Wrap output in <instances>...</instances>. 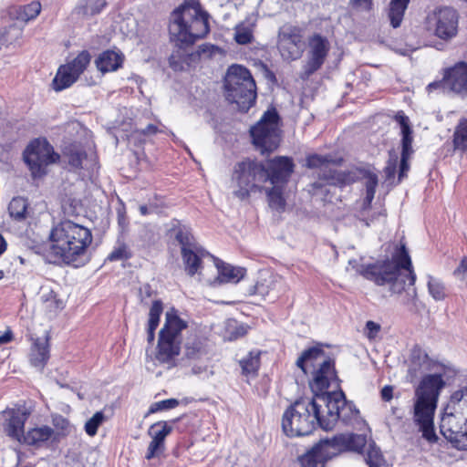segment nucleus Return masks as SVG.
<instances>
[{"label":"nucleus","mask_w":467,"mask_h":467,"mask_svg":"<svg viewBox=\"0 0 467 467\" xmlns=\"http://www.w3.org/2000/svg\"><path fill=\"white\" fill-rule=\"evenodd\" d=\"M357 272L377 285H389L394 294L401 293L407 285H413L416 281L411 259L404 244L396 248L390 259L360 265Z\"/></svg>","instance_id":"obj_1"},{"label":"nucleus","mask_w":467,"mask_h":467,"mask_svg":"<svg viewBox=\"0 0 467 467\" xmlns=\"http://www.w3.org/2000/svg\"><path fill=\"white\" fill-rule=\"evenodd\" d=\"M50 251L66 264H72L86 256L92 243L91 231L71 220H64L50 232Z\"/></svg>","instance_id":"obj_2"},{"label":"nucleus","mask_w":467,"mask_h":467,"mask_svg":"<svg viewBox=\"0 0 467 467\" xmlns=\"http://www.w3.org/2000/svg\"><path fill=\"white\" fill-rule=\"evenodd\" d=\"M209 14L198 3L181 5L170 16L171 40L181 47L192 45L209 33Z\"/></svg>","instance_id":"obj_3"},{"label":"nucleus","mask_w":467,"mask_h":467,"mask_svg":"<svg viewBox=\"0 0 467 467\" xmlns=\"http://www.w3.org/2000/svg\"><path fill=\"white\" fill-rule=\"evenodd\" d=\"M445 382L441 374H430L421 379L415 389L413 405V420L422 432L423 438L435 441L433 418L437 407L438 397L444 388Z\"/></svg>","instance_id":"obj_4"},{"label":"nucleus","mask_w":467,"mask_h":467,"mask_svg":"<svg viewBox=\"0 0 467 467\" xmlns=\"http://www.w3.org/2000/svg\"><path fill=\"white\" fill-rule=\"evenodd\" d=\"M440 429L451 447L467 451V387H461L451 393Z\"/></svg>","instance_id":"obj_5"},{"label":"nucleus","mask_w":467,"mask_h":467,"mask_svg":"<svg viewBox=\"0 0 467 467\" xmlns=\"http://www.w3.org/2000/svg\"><path fill=\"white\" fill-rule=\"evenodd\" d=\"M321 415L323 412L318 394H315L312 399L298 400L283 415V431L288 437L309 435L317 426L321 428Z\"/></svg>","instance_id":"obj_6"},{"label":"nucleus","mask_w":467,"mask_h":467,"mask_svg":"<svg viewBox=\"0 0 467 467\" xmlns=\"http://www.w3.org/2000/svg\"><path fill=\"white\" fill-rule=\"evenodd\" d=\"M341 161V159H334L331 155L312 154L307 156L306 166L311 169H319L318 180L310 184L309 192L313 195H322L324 201L331 202V199L328 198L331 187H342L354 182L352 173L330 167L331 164H339Z\"/></svg>","instance_id":"obj_7"},{"label":"nucleus","mask_w":467,"mask_h":467,"mask_svg":"<svg viewBox=\"0 0 467 467\" xmlns=\"http://www.w3.org/2000/svg\"><path fill=\"white\" fill-rule=\"evenodd\" d=\"M226 99L236 104L242 112H247L255 103L256 85L250 71L243 66L233 65L224 78Z\"/></svg>","instance_id":"obj_8"},{"label":"nucleus","mask_w":467,"mask_h":467,"mask_svg":"<svg viewBox=\"0 0 467 467\" xmlns=\"http://www.w3.org/2000/svg\"><path fill=\"white\" fill-rule=\"evenodd\" d=\"M187 327V322L182 320L174 308L165 315V324L159 333L156 359L168 364L169 368L175 366V359L180 354L182 331Z\"/></svg>","instance_id":"obj_9"},{"label":"nucleus","mask_w":467,"mask_h":467,"mask_svg":"<svg viewBox=\"0 0 467 467\" xmlns=\"http://www.w3.org/2000/svg\"><path fill=\"white\" fill-rule=\"evenodd\" d=\"M266 177L262 162L249 159L237 162L231 180L234 196L241 201L248 199L252 192L261 191Z\"/></svg>","instance_id":"obj_10"},{"label":"nucleus","mask_w":467,"mask_h":467,"mask_svg":"<svg viewBox=\"0 0 467 467\" xmlns=\"http://www.w3.org/2000/svg\"><path fill=\"white\" fill-rule=\"evenodd\" d=\"M318 395L323 412L321 429L331 431L337 421L349 425L358 418V410L352 402L347 400L342 390Z\"/></svg>","instance_id":"obj_11"},{"label":"nucleus","mask_w":467,"mask_h":467,"mask_svg":"<svg viewBox=\"0 0 467 467\" xmlns=\"http://www.w3.org/2000/svg\"><path fill=\"white\" fill-rule=\"evenodd\" d=\"M278 119L277 111L275 109H268L250 129L253 143L262 153L271 152L279 145Z\"/></svg>","instance_id":"obj_12"},{"label":"nucleus","mask_w":467,"mask_h":467,"mask_svg":"<svg viewBox=\"0 0 467 467\" xmlns=\"http://www.w3.org/2000/svg\"><path fill=\"white\" fill-rule=\"evenodd\" d=\"M428 29L438 38L450 41L458 34L459 14L452 7H441L427 17Z\"/></svg>","instance_id":"obj_13"},{"label":"nucleus","mask_w":467,"mask_h":467,"mask_svg":"<svg viewBox=\"0 0 467 467\" xmlns=\"http://www.w3.org/2000/svg\"><path fill=\"white\" fill-rule=\"evenodd\" d=\"M330 51L328 38L320 33H314L307 37L306 61L303 66L301 78L306 79L324 65Z\"/></svg>","instance_id":"obj_14"},{"label":"nucleus","mask_w":467,"mask_h":467,"mask_svg":"<svg viewBox=\"0 0 467 467\" xmlns=\"http://www.w3.org/2000/svg\"><path fill=\"white\" fill-rule=\"evenodd\" d=\"M59 155L50 151V146L39 140L32 141L24 151V161L29 167L34 177H40L46 173V167L55 163Z\"/></svg>","instance_id":"obj_15"},{"label":"nucleus","mask_w":467,"mask_h":467,"mask_svg":"<svg viewBox=\"0 0 467 467\" xmlns=\"http://www.w3.org/2000/svg\"><path fill=\"white\" fill-rule=\"evenodd\" d=\"M427 89L429 92L439 89L443 93L453 92L462 98L467 97V62L457 63L447 69L443 78L430 83Z\"/></svg>","instance_id":"obj_16"},{"label":"nucleus","mask_w":467,"mask_h":467,"mask_svg":"<svg viewBox=\"0 0 467 467\" xmlns=\"http://www.w3.org/2000/svg\"><path fill=\"white\" fill-rule=\"evenodd\" d=\"M277 47L285 60L299 59L305 47L302 28L295 26H282L278 32Z\"/></svg>","instance_id":"obj_17"},{"label":"nucleus","mask_w":467,"mask_h":467,"mask_svg":"<svg viewBox=\"0 0 467 467\" xmlns=\"http://www.w3.org/2000/svg\"><path fill=\"white\" fill-rule=\"evenodd\" d=\"M2 415L5 418L4 432L11 439L21 443L25 435V423L30 415V411L24 406H18L5 410Z\"/></svg>","instance_id":"obj_18"},{"label":"nucleus","mask_w":467,"mask_h":467,"mask_svg":"<svg viewBox=\"0 0 467 467\" xmlns=\"http://www.w3.org/2000/svg\"><path fill=\"white\" fill-rule=\"evenodd\" d=\"M394 119L400 124L401 130V159L400 164V171H399V182H400L404 177L407 176V171L410 169L409 159L413 152L412 150V129L410 126V121L408 116H406L402 111H399Z\"/></svg>","instance_id":"obj_19"},{"label":"nucleus","mask_w":467,"mask_h":467,"mask_svg":"<svg viewBox=\"0 0 467 467\" xmlns=\"http://www.w3.org/2000/svg\"><path fill=\"white\" fill-rule=\"evenodd\" d=\"M267 172L265 182L273 185L283 186L285 184L294 171V162L289 157L279 156L266 161L264 164Z\"/></svg>","instance_id":"obj_20"},{"label":"nucleus","mask_w":467,"mask_h":467,"mask_svg":"<svg viewBox=\"0 0 467 467\" xmlns=\"http://www.w3.org/2000/svg\"><path fill=\"white\" fill-rule=\"evenodd\" d=\"M318 365L319 368L315 371L311 383V389L316 394L325 393L331 381L338 379L334 359L328 358L322 360Z\"/></svg>","instance_id":"obj_21"},{"label":"nucleus","mask_w":467,"mask_h":467,"mask_svg":"<svg viewBox=\"0 0 467 467\" xmlns=\"http://www.w3.org/2000/svg\"><path fill=\"white\" fill-rule=\"evenodd\" d=\"M172 428L166 421H158L152 424L149 430V435L152 441L149 444L146 459L150 460L164 451L165 438L171 432Z\"/></svg>","instance_id":"obj_22"},{"label":"nucleus","mask_w":467,"mask_h":467,"mask_svg":"<svg viewBox=\"0 0 467 467\" xmlns=\"http://www.w3.org/2000/svg\"><path fill=\"white\" fill-rule=\"evenodd\" d=\"M56 440L57 433L51 427L44 425L28 430L25 433L21 443L39 448L47 445L49 441H54Z\"/></svg>","instance_id":"obj_23"},{"label":"nucleus","mask_w":467,"mask_h":467,"mask_svg":"<svg viewBox=\"0 0 467 467\" xmlns=\"http://www.w3.org/2000/svg\"><path fill=\"white\" fill-rule=\"evenodd\" d=\"M181 254L184 265V269L190 276H193L199 272L202 267V258L209 254V253L201 246L191 250H186L184 248Z\"/></svg>","instance_id":"obj_24"},{"label":"nucleus","mask_w":467,"mask_h":467,"mask_svg":"<svg viewBox=\"0 0 467 467\" xmlns=\"http://www.w3.org/2000/svg\"><path fill=\"white\" fill-rule=\"evenodd\" d=\"M49 358L48 338H36L31 347L29 359L32 366L43 369Z\"/></svg>","instance_id":"obj_25"},{"label":"nucleus","mask_w":467,"mask_h":467,"mask_svg":"<svg viewBox=\"0 0 467 467\" xmlns=\"http://www.w3.org/2000/svg\"><path fill=\"white\" fill-rule=\"evenodd\" d=\"M336 440L337 435L331 439L321 440L317 444L314 446V449L317 451L323 465L326 462L343 452L341 445Z\"/></svg>","instance_id":"obj_26"},{"label":"nucleus","mask_w":467,"mask_h":467,"mask_svg":"<svg viewBox=\"0 0 467 467\" xmlns=\"http://www.w3.org/2000/svg\"><path fill=\"white\" fill-rule=\"evenodd\" d=\"M107 5V0H79L73 10L78 18L88 19L99 14Z\"/></svg>","instance_id":"obj_27"},{"label":"nucleus","mask_w":467,"mask_h":467,"mask_svg":"<svg viewBox=\"0 0 467 467\" xmlns=\"http://www.w3.org/2000/svg\"><path fill=\"white\" fill-rule=\"evenodd\" d=\"M122 62L121 55L112 50L102 52L95 61L97 68L102 73L116 71Z\"/></svg>","instance_id":"obj_28"},{"label":"nucleus","mask_w":467,"mask_h":467,"mask_svg":"<svg viewBox=\"0 0 467 467\" xmlns=\"http://www.w3.org/2000/svg\"><path fill=\"white\" fill-rule=\"evenodd\" d=\"M216 266L218 269V277L216 278L215 283H238L245 274L244 268L234 267L223 262L217 263Z\"/></svg>","instance_id":"obj_29"},{"label":"nucleus","mask_w":467,"mask_h":467,"mask_svg":"<svg viewBox=\"0 0 467 467\" xmlns=\"http://www.w3.org/2000/svg\"><path fill=\"white\" fill-rule=\"evenodd\" d=\"M326 353L321 347L315 346L302 352L301 356L296 360V366L306 374V366L309 364L315 366L318 360H324Z\"/></svg>","instance_id":"obj_30"},{"label":"nucleus","mask_w":467,"mask_h":467,"mask_svg":"<svg viewBox=\"0 0 467 467\" xmlns=\"http://www.w3.org/2000/svg\"><path fill=\"white\" fill-rule=\"evenodd\" d=\"M283 291V281L281 279H275L268 282L265 280L264 282H257L254 285V294L263 297L269 296L271 300H275L279 297Z\"/></svg>","instance_id":"obj_31"},{"label":"nucleus","mask_w":467,"mask_h":467,"mask_svg":"<svg viewBox=\"0 0 467 467\" xmlns=\"http://www.w3.org/2000/svg\"><path fill=\"white\" fill-rule=\"evenodd\" d=\"M336 441L339 442L343 451H352L360 452L367 444L365 436L354 433L338 434Z\"/></svg>","instance_id":"obj_32"},{"label":"nucleus","mask_w":467,"mask_h":467,"mask_svg":"<svg viewBox=\"0 0 467 467\" xmlns=\"http://www.w3.org/2000/svg\"><path fill=\"white\" fill-rule=\"evenodd\" d=\"M78 78L69 71V67L62 65L53 78L52 87L56 91H61L73 85Z\"/></svg>","instance_id":"obj_33"},{"label":"nucleus","mask_w":467,"mask_h":467,"mask_svg":"<svg viewBox=\"0 0 467 467\" xmlns=\"http://www.w3.org/2000/svg\"><path fill=\"white\" fill-rule=\"evenodd\" d=\"M409 3L410 0L390 1L388 16L392 27L397 28L401 25Z\"/></svg>","instance_id":"obj_34"},{"label":"nucleus","mask_w":467,"mask_h":467,"mask_svg":"<svg viewBox=\"0 0 467 467\" xmlns=\"http://www.w3.org/2000/svg\"><path fill=\"white\" fill-rule=\"evenodd\" d=\"M454 150L467 151V119H461L453 133Z\"/></svg>","instance_id":"obj_35"},{"label":"nucleus","mask_w":467,"mask_h":467,"mask_svg":"<svg viewBox=\"0 0 467 467\" xmlns=\"http://www.w3.org/2000/svg\"><path fill=\"white\" fill-rule=\"evenodd\" d=\"M260 353L250 352L247 357L240 360L242 373L247 377H255L260 367Z\"/></svg>","instance_id":"obj_36"},{"label":"nucleus","mask_w":467,"mask_h":467,"mask_svg":"<svg viewBox=\"0 0 467 467\" xmlns=\"http://www.w3.org/2000/svg\"><path fill=\"white\" fill-rule=\"evenodd\" d=\"M91 59L90 54L84 50L80 52L71 62L66 64L69 67V71L78 78L85 71Z\"/></svg>","instance_id":"obj_37"},{"label":"nucleus","mask_w":467,"mask_h":467,"mask_svg":"<svg viewBox=\"0 0 467 467\" xmlns=\"http://www.w3.org/2000/svg\"><path fill=\"white\" fill-rule=\"evenodd\" d=\"M27 201L23 197H15L8 205V212L12 218L22 221L26 217Z\"/></svg>","instance_id":"obj_38"},{"label":"nucleus","mask_w":467,"mask_h":467,"mask_svg":"<svg viewBox=\"0 0 467 467\" xmlns=\"http://www.w3.org/2000/svg\"><path fill=\"white\" fill-rule=\"evenodd\" d=\"M282 187L280 185H273L272 189L267 192L269 206L277 212H284L285 208V200L283 197Z\"/></svg>","instance_id":"obj_39"},{"label":"nucleus","mask_w":467,"mask_h":467,"mask_svg":"<svg viewBox=\"0 0 467 467\" xmlns=\"http://www.w3.org/2000/svg\"><path fill=\"white\" fill-rule=\"evenodd\" d=\"M428 364V355L420 348H413L411 353V364L409 369L410 373L416 376L418 370H420L422 366H427Z\"/></svg>","instance_id":"obj_40"},{"label":"nucleus","mask_w":467,"mask_h":467,"mask_svg":"<svg viewBox=\"0 0 467 467\" xmlns=\"http://www.w3.org/2000/svg\"><path fill=\"white\" fill-rule=\"evenodd\" d=\"M64 155L67 158L68 164L75 169L81 168L82 161L87 157L86 152L77 146L67 148Z\"/></svg>","instance_id":"obj_41"},{"label":"nucleus","mask_w":467,"mask_h":467,"mask_svg":"<svg viewBox=\"0 0 467 467\" xmlns=\"http://www.w3.org/2000/svg\"><path fill=\"white\" fill-rule=\"evenodd\" d=\"M204 354L205 350L201 339L193 338L186 342L184 355L188 359H199Z\"/></svg>","instance_id":"obj_42"},{"label":"nucleus","mask_w":467,"mask_h":467,"mask_svg":"<svg viewBox=\"0 0 467 467\" xmlns=\"http://www.w3.org/2000/svg\"><path fill=\"white\" fill-rule=\"evenodd\" d=\"M365 460L369 467H381L384 462L380 449L374 442L368 444L366 450Z\"/></svg>","instance_id":"obj_43"},{"label":"nucleus","mask_w":467,"mask_h":467,"mask_svg":"<svg viewBox=\"0 0 467 467\" xmlns=\"http://www.w3.org/2000/svg\"><path fill=\"white\" fill-rule=\"evenodd\" d=\"M428 290L432 298L436 301L443 300L446 296L445 286L443 283L432 277L431 275H428Z\"/></svg>","instance_id":"obj_44"},{"label":"nucleus","mask_w":467,"mask_h":467,"mask_svg":"<svg viewBox=\"0 0 467 467\" xmlns=\"http://www.w3.org/2000/svg\"><path fill=\"white\" fill-rule=\"evenodd\" d=\"M41 11V5L39 2H32L20 8L17 18L27 22L35 19Z\"/></svg>","instance_id":"obj_45"},{"label":"nucleus","mask_w":467,"mask_h":467,"mask_svg":"<svg viewBox=\"0 0 467 467\" xmlns=\"http://www.w3.org/2000/svg\"><path fill=\"white\" fill-rule=\"evenodd\" d=\"M105 420V415L102 411H97L89 420L85 423L84 429L86 433L93 437L97 434L99 427Z\"/></svg>","instance_id":"obj_46"},{"label":"nucleus","mask_w":467,"mask_h":467,"mask_svg":"<svg viewBox=\"0 0 467 467\" xmlns=\"http://www.w3.org/2000/svg\"><path fill=\"white\" fill-rule=\"evenodd\" d=\"M234 30V39L238 44L246 45L252 41L253 31L249 26L240 24Z\"/></svg>","instance_id":"obj_47"},{"label":"nucleus","mask_w":467,"mask_h":467,"mask_svg":"<svg viewBox=\"0 0 467 467\" xmlns=\"http://www.w3.org/2000/svg\"><path fill=\"white\" fill-rule=\"evenodd\" d=\"M301 467H324L314 447L298 458Z\"/></svg>","instance_id":"obj_48"},{"label":"nucleus","mask_w":467,"mask_h":467,"mask_svg":"<svg viewBox=\"0 0 467 467\" xmlns=\"http://www.w3.org/2000/svg\"><path fill=\"white\" fill-rule=\"evenodd\" d=\"M163 307L162 303L160 300H155L152 303V306L150 309L149 313V324L148 327H151V329H156L160 323V317L162 313Z\"/></svg>","instance_id":"obj_49"},{"label":"nucleus","mask_w":467,"mask_h":467,"mask_svg":"<svg viewBox=\"0 0 467 467\" xmlns=\"http://www.w3.org/2000/svg\"><path fill=\"white\" fill-rule=\"evenodd\" d=\"M176 240L181 244V252L182 249H194L195 247H198L199 245L195 243L193 236L183 230L178 231L176 234Z\"/></svg>","instance_id":"obj_50"},{"label":"nucleus","mask_w":467,"mask_h":467,"mask_svg":"<svg viewBox=\"0 0 467 467\" xmlns=\"http://www.w3.org/2000/svg\"><path fill=\"white\" fill-rule=\"evenodd\" d=\"M131 256L128 246L125 244H120L118 247H115L114 250L108 255L109 261H119L129 259Z\"/></svg>","instance_id":"obj_51"},{"label":"nucleus","mask_w":467,"mask_h":467,"mask_svg":"<svg viewBox=\"0 0 467 467\" xmlns=\"http://www.w3.org/2000/svg\"><path fill=\"white\" fill-rule=\"evenodd\" d=\"M179 405V400L176 399H168L161 401L155 402L150 407L149 412L155 413L160 410H171Z\"/></svg>","instance_id":"obj_52"},{"label":"nucleus","mask_w":467,"mask_h":467,"mask_svg":"<svg viewBox=\"0 0 467 467\" xmlns=\"http://www.w3.org/2000/svg\"><path fill=\"white\" fill-rule=\"evenodd\" d=\"M397 161H398V156L396 154H391L389 160L387 163V166L384 169V172L386 175L387 180H390L394 178L397 169Z\"/></svg>","instance_id":"obj_53"},{"label":"nucleus","mask_w":467,"mask_h":467,"mask_svg":"<svg viewBox=\"0 0 467 467\" xmlns=\"http://www.w3.org/2000/svg\"><path fill=\"white\" fill-rule=\"evenodd\" d=\"M367 336L368 338H374L380 330L379 324L374 321H367L366 323Z\"/></svg>","instance_id":"obj_54"},{"label":"nucleus","mask_w":467,"mask_h":467,"mask_svg":"<svg viewBox=\"0 0 467 467\" xmlns=\"http://www.w3.org/2000/svg\"><path fill=\"white\" fill-rule=\"evenodd\" d=\"M366 191H376L378 185V176L375 173H368L366 176Z\"/></svg>","instance_id":"obj_55"},{"label":"nucleus","mask_w":467,"mask_h":467,"mask_svg":"<svg viewBox=\"0 0 467 467\" xmlns=\"http://www.w3.org/2000/svg\"><path fill=\"white\" fill-rule=\"evenodd\" d=\"M453 275L459 276L462 275L463 276L467 275V255L462 258L460 263V265L454 270Z\"/></svg>","instance_id":"obj_56"},{"label":"nucleus","mask_w":467,"mask_h":467,"mask_svg":"<svg viewBox=\"0 0 467 467\" xmlns=\"http://www.w3.org/2000/svg\"><path fill=\"white\" fill-rule=\"evenodd\" d=\"M140 134L141 135H144V136H150V135H154L156 134L157 132H159V129L156 125L154 124H149L147 125L146 128L144 129H141V130H137Z\"/></svg>","instance_id":"obj_57"},{"label":"nucleus","mask_w":467,"mask_h":467,"mask_svg":"<svg viewBox=\"0 0 467 467\" xmlns=\"http://www.w3.org/2000/svg\"><path fill=\"white\" fill-rule=\"evenodd\" d=\"M380 395L383 400L389 401L393 397V387L389 385L383 387Z\"/></svg>","instance_id":"obj_58"},{"label":"nucleus","mask_w":467,"mask_h":467,"mask_svg":"<svg viewBox=\"0 0 467 467\" xmlns=\"http://www.w3.org/2000/svg\"><path fill=\"white\" fill-rule=\"evenodd\" d=\"M53 422L57 428L61 429L62 431L67 430V427L69 426L68 420L61 416L56 417L53 420Z\"/></svg>","instance_id":"obj_59"},{"label":"nucleus","mask_w":467,"mask_h":467,"mask_svg":"<svg viewBox=\"0 0 467 467\" xmlns=\"http://www.w3.org/2000/svg\"><path fill=\"white\" fill-rule=\"evenodd\" d=\"M353 5L368 9L371 5V0H352Z\"/></svg>","instance_id":"obj_60"},{"label":"nucleus","mask_w":467,"mask_h":467,"mask_svg":"<svg viewBox=\"0 0 467 467\" xmlns=\"http://www.w3.org/2000/svg\"><path fill=\"white\" fill-rule=\"evenodd\" d=\"M141 296V301L145 299V297H150L151 296V288L149 285H144L140 290Z\"/></svg>","instance_id":"obj_61"},{"label":"nucleus","mask_w":467,"mask_h":467,"mask_svg":"<svg viewBox=\"0 0 467 467\" xmlns=\"http://www.w3.org/2000/svg\"><path fill=\"white\" fill-rule=\"evenodd\" d=\"M12 340V332L7 330L4 335L0 336V346Z\"/></svg>","instance_id":"obj_62"},{"label":"nucleus","mask_w":467,"mask_h":467,"mask_svg":"<svg viewBox=\"0 0 467 467\" xmlns=\"http://www.w3.org/2000/svg\"><path fill=\"white\" fill-rule=\"evenodd\" d=\"M376 191H366V197L364 200V205H370L372 202Z\"/></svg>","instance_id":"obj_63"},{"label":"nucleus","mask_w":467,"mask_h":467,"mask_svg":"<svg viewBox=\"0 0 467 467\" xmlns=\"http://www.w3.org/2000/svg\"><path fill=\"white\" fill-rule=\"evenodd\" d=\"M155 330L156 329H151V327H148V336H147V340L150 344H151L153 341H154V338H155Z\"/></svg>","instance_id":"obj_64"}]
</instances>
